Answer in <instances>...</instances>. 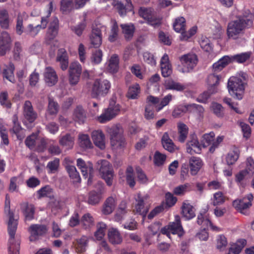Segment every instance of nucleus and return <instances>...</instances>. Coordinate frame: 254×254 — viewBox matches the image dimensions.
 <instances>
[{
    "instance_id": "nucleus-1",
    "label": "nucleus",
    "mask_w": 254,
    "mask_h": 254,
    "mask_svg": "<svg viewBox=\"0 0 254 254\" xmlns=\"http://www.w3.org/2000/svg\"><path fill=\"white\" fill-rule=\"evenodd\" d=\"M10 200L8 194L5 196L4 212L7 219V231L9 236L8 241V254H19L20 241L18 238H15L17 230L18 218L14 216V213L10 210Z\"/></svg>"
},
{
    "instance_id": "nucleus-2",
    "label": "nucleus",
    "mask_w": 254,
    "mask_h": 254,
    "mask_svg": "<svg viewBox=\"0 0 254 254\" xmlns=\"http://www.w3.org/2000/svg\"><path fill=\"white\" fill-rule=\"evenodd\" d=\"M254 14L251 13L229 22L227 28V35L229 39L236 40L244 33L245 30L252 26Z\"/></svg>"
},
{
    "instance_id": "nucleus-3",
    "label": "nucleus",
    "mask_w": 254,
    "mask_h": 254,
    "mask_svg": "<svg viewBox=\"0 0 254 254\" xmlns=\"http://www.w3.org/2000/svg\"><path fill=\"white\" fill-rule=\"evenodd\" d=\"M229 94L234 98L241 100L245 90V83L242 79L236 76L231 77L228 82Z\"/></svg>"
},
{
    "instance_id": "nucleus-4",
    "label": "nucleus",
    "mask_w": 254,
    "mask_h": 254,
    "mask_svg": "<svg viewBox=\"0 0 254 254\" xmlns=\"http://www.w3.org/2000/svg\"><path fill=\"white\" fill-rule=\"evenodd\" d=\"M138 14L148 25L154 28L158 27L162 23V18L157 16L154 9L151 7H140Z\"/></svg>"
},
{
    "instance_id": "nucleus-5",
    "label": "nucleus",
    "mask_w": 254,
    "mask_h": 254,
    "mask_svg": "<svg viewBox=\"0 0 254 254\" xmlns=\"http://www.w3.org/2000/svg\"><path fill=\"white\" fill-rule=\"evenodd\" d=\"M111 86V83L107 79H96L92 87L91 96L98 98L106 96L109 93Z\"/></svg>"
},
{
    "instance_id": "nucleus-6",
    "label": "nucleus",
    "mask_w": 254,
    "mask_h": 254,
    "mask_svg": "<svg viewBox=\"0 0 254 254\" xmlns=\"http://www.w3.org/2000/svg\"><path fill=\"white\" fill-rule=\"evenodd\" d=\"M23 123L27 128H30L33 127V124L38 117L37 112L34 110L31 102L25 101L22 107Z\"/></svg>"
},
{
    "instance_id": "nucleus-7",
    "label": "nucleus",
    "mask_w": 254,
    "mask_h": 254,
    "mask_svg": "<svg viewBox=\"0 0 254 254\" xmlns=\"http://www.w3.org/2000/svg\"><path fill=\"white\" fill-rule=\"evenodd\" d=\"M181 65L178 70L182 73H188L191 71L197 63V57L195 54H188L180 58Z\"/></svg>"
},
{
    "instance_id": "nucleus-8",
    "label": "nucleus",
    "mask_w": 254,
    "mask_h": 254,
    "mask_svg": "<svg viewBox=\"0 0 254 254\" xmlns=\"http://www.w3.org/2000/svg\"><path fill=\"white\" fill-rule=\"evenodd\" d=\"M135 202L133 211L141 215L143 217L146 216L148 212L146 204L149 202V196L147 194H142L139 192L134 196Z\"/></svg>"
},
{
    "instance_id": "nucleus-9",
    "label": "nucleus",
    "mask_w": 254,
    "mask_h": 254,
    "mask_svg": "<svg viewBox=\"0 0 254 254\" xmlns=\"http://www.w3.org/2000/svg\"><path fill=\"white\" fill-rule=\"evenodd\" d=\"M120 111V105L114 101H112L110 102L109 107L98 117V120L101 123H105L116 117Z\"/></svg>"
},
{
    "instance_id": "nucleus-10",
    "label": "nucleus",
    "mask_w": 254,
    "mask_h": 254,
    "mask_svg": "<svg viewBox=\"0 0 254 254\" xmlns=\"http://www.w3.org/2000/svg\"><path fill=\"white\" fill-rule=\"evenodd\" d=\"M49 8L47 11V17H43L41 18V24L37 25L34 27L32 24H29L25 30V33L32 37H34L38 34L41 29H45L48 23L47 18L51 15V11L53 10V2L51 1L48 4Z\"/></svg>"
},
{
    "instance_id": "nucleus-11",
    "label": "nucleus",
    "mask_w": 254,
    "mask_h": 254,
    "mask_svg": "<svg viewBox=\"0 0 254 254\" xmlns=\"http://www.w3.org/2000/svg\"><path fill=\"white\" fill-rule=\"evenodd\" d=\"M49 230L48 227L44 224H32L28 229L30 234L29 240L34 242L45 235Z\"/></svg>"
},
{
    "instance_id": "nucleus-12",
    "label": "nucleus",
    "mask_w": 254,
    "mask_h": 254,
    "mask_svg": "<svg viewBox=\"0 0 254 254\" xmlns=\"http://www.w3.org/2000/svg\"><path fill=\"white\" fill-rule=\"evenodd\" d=\"M215 134L213 132L204 134L202 137V142L204 146H210L209 150L211 153L214 152L224 139L223 136H218L214 139Z\"/></svg>"
},
{
    "instance_id": "nucleus-13",
    "label": "nucleus",
    "mask_w": 254,
    "mask_h": 254,
    "mask_svg": "<svg viewBox=\"0 0 254 254\" xmlns=\"http://www.w3.org/2000/svg\"><path fill=\"white\" fill-rule=\"evenodd\" d=\"M98 163L101 165L99 171L102 177L108 186H111L114 177L113 170L111 165L108 161L105 160H101Z\"/></svg>"
},
{
    "instance_id": "nucleus-14",
    "label": "nucleus",
    "mask_w": 254,
    "mask_h": 254,
    "mask_svg": "<svg viewBox=\"0 0 254 254\" xmlns=\"http://www.w3.org/2000/svg\"><path fill=\"white\" fill-rule=\"evenodd\" d=\"M82 72L81 65L77 62L72 63L68 69V82L71 86H75L78 83Z\"/></svg>"
},
{
    "instance_id": "nucleus-15",
    "label": "nucleus",
    "mask_w": 254,
    "mask_h": 254,
    "mask_svg": "<svg viewBox=\"0 0 254 254\" xmlns=\"http://www.w3.org/2000/svg\"><path fill=\"white\" fill-rule=\"evenodd\" d=\"M253 195L252 193L248 194L246 197L239 200H235L233 202V205L241 213L247 214V209L252 205Z\"/></svg>"
},
{
    "instance_id": "nucleus-16",
    "label": "nucleus",
    "mask_w": 254,
    "mask_h": 254,
    "mask_svg": "<svg viewBox=\"0 0 254 254\" xmlns=\"http://www.w3.org/2000/svg\"><path fill=\"white\" fill-rule=\"evenodd\" d=\"M160 102L159 98L149 95L146 98L145 106L144 117L147 120H151L154 117V106Z\"/></svg>"
},
{
    "instance_id": "nucleus-17",
    "label": "nucleus",
    "mask_w": 254,
    "mask_h": 254,
    "mask_svg": "<svg viewBox=\"0 0 254 254\" xmlns=\"http://www.w3.org/2000/svg\"><path fill=\"white\" fill-rule=\"evenodd\" d=\"M77 166L85 178H87L89 176L88 184H90L94 172L92 164L90 162H85L83 159L78 158L77 160Z\"/></svg>"
},
{
    "instance_id": "nucleus-18",
    "label": "nucleus",
    "mask_w": 254,
    "mask_h": 254,
    "mask_svg": "<svg viewBox=\"0 0 254 254\" xmlns=\"http://www.w3.org/2000/svg\"><path fill=\"white\" fill-rule=\"evenodd\" d=\"M101 28H104V27L99 25V26H96L93 27L90 36V40L91 44L94 48L99 47L102 44Z\"/></svg>"
},
{
    "instance_id": "nucleus-19",
    "label": "nucleus",
    "mask_w": 254,
    "mask_h": 254,
    "mask_svg": "<svg viewBox=\"0 0 254 254\" xmlns=\"http://www.w3.org/2000/svg\"><path fill=\"white\" fill-rule=\"evenodd\" d=\"M11 38L8 33L3 31L0 33V55H4L11 48Z\"/></svg>"
},
{
    "instance_id": "nucleus-20",
    "label": "nucleus",
    "mask_w": 254,
    "mask_h": 254,
    "mask_svg": "<svg viewBox=\"0 0 254 254\" xmlns=\"http://www.w3.org/2000/svg\"><path fill=\"white\" fill-rule=\"evenodd\" d=\"M201 147L195 135L190 136V139L187 143V151L188 153L192 154L193 153L199 154L200 153Z\"/></svg>"
},
{
    "instance_id": "nucleus-21",
    "label": "nucleus",
    "mask_w": 254,
    "mask_h": 254,
    "mask_svg": "<svg viewBox=\"0 0 254 254\" xmlns=\"http://www.w3.org/2000/svg\"><path fill=\"white\" fill-rule=\"evenodd\" d=\"M169 229L173 234H177L179 237L184 235L185 231L181 224L180 216L177 215L175 216L174 221L169 224Z\"/></svg>"
},
{
    "instance_id": "nucleus-22",
    "label": "nucleus",
    "mask_w": 254,
    "mask_h": 254,
    "mask_svg": "<svg viewBox=\"0 0 254 254\" xmlns=\"http://www.w3.org/2000/svg\"><path fill=\"white\" fill-rule=\"evenodd\" d=\"M130 211L128 208L127 202L123 200L118 205L116 214H115V220L120 222L124 219L125 216Z\"/></svg>"
},
{
    "instance_id": "nucleus-23",
    "label": "nucleus",
    "mask_w": 254,
    "mask_h": 254,
    "mask_svg": "<svg viewBox=\"0 0 254 254\" xmlns=\"http://www.w3.org/2000/svg\"><path fill=\"white\" fill-rule=\"evenodd\" d=\"M160 67L163 76L168 77L172 74V65L170 63L168 55L165 54L162 57L160 61Z\"/></svg>"
},
{
    "instance_id": "nucleus-24",
    "label": "nucleus",
    "mask_w": 254,
    "mask_h": 254,
    "mask_svg": "<svg viewBox=\"0 0 254 254\" xmlns=\"http://www.w3.org/2000/svg\"><path fill=\"white\" fill-rule=\"evenodd\" d=\"M117 200L116 196H111L108 197L103 205L102 213L105 215L111 214L116 207Z\"/></svg>"
},
{
    "instance_id": "nucleus-25",
    "label": "nucleus",
    "mask_w": 254,
    "mask_h": 254,
    "mask_svg": "<svg viewBox=\"0 0 254 254\" xmlns=\"http://www.w3.org/2000/svg\"><path fill=\"white\" fill-rule=\"evenodd\" d=\"M56 61L60 64L61 68L65 70L68 66V57L65 50L64 48L60 49L57 53Z\"/></svg>"
},
{
    "instance_id": "nucleus-26",
    "label": "nucleus",
    "mask_w": 254,
    "mask_h": 254,
    "mask_svg": "<svg viewBox=\"0 0 254 254\" xmlns=\"http://www.w3.org/2000/svg\"><path fill=\"white\" fill-rule=\"evenodd\" d=\"M92 139L94 144L100 148L104 149L105 148V138L103 132L100 130H94L91 134Z\"/></svg>"
},
{
    "instance_id": "nucleus-27",
    "label": "nucleus",
    "mask_w": 254,
    "mask_h": 254,
    "mask_svg": "<svg viewBox=\"0 0 254 254\" xmlns=\"http://www.w3.org/2000/svg\"><path fill=\"white\" fill-rule=\"evenodd\" d=\"M44 77L45 82L50 86L55 85L58 80V77L55 70L50 66L45 68Z\"/></svg>"
},
{
    "instance_id": "nucleus-28",
    "label": "nucleus",
    "mask_w": 254,
    "mask_h": 254,
    "mask_svg": "<svg viewBox=\"0 0 254 254\" xmlns=\"http://www.w3.org/2000/svg\"><path fill=\"white\" fill-rule=\"evenodd\" d=\"M202 166L203 162L199 157L192 156L189 159L190 172L192 175L197 174Z\"/></svg>"
},
{
    "instance_id": "nucleus-29",
    "label": "nucleus",
    "mask_w": 254,
    "mask_h": 254,
    "mask_svg": "<svg viewBox=\"0 0 254 254\" xmlns=\"http://www.w3.org/2000/svg\"><path fill=\"white\" fill-rule=\"evenodd\" d=\"M59 143L66 149H71L74 144V136L71 133L62 135L59 138Z\"/></svg>"
},
{
    "instance_id": "nucleus-30",
    "label": "nucleus",
    "mask_w": 254,
    "mask_h": 254,
    "mask_svg": "<svg viewBox=\"0 0 254 254\" xmlns=\"http://www.w3.org/2000/svg\"><path fill=\"white\" fill-rule=\"evenodd\" d=\"M108 237L109 242L113 245L120 244L123 238L119 230L114 228H111L109 229Z\"/></svg>"
},
{
    "instance_id": "nucleus-31",
    "label": "nucleus",
    "mask_w": 254,
    "mask_h": 254,
    "mask_svg": "<svg viewBox=\"0 0 254 254\" xmlns=\"http://www.w3.org/2000/svg\"><path fill=\"white\" fill-rule=\"evenodd\" d=\"M59 31V20L57 17L53 18L52 21L50 23L47 37L49 40L54 39L58 35Z\"/></svg>"
},
{
    "instance_id": "nucleus-32",
    "label": "nucleus",
    "mask_w": 254,
    "mask_h": 254,
    "mask_svg": "<svg viewBox=\"0 0 254 254\" xmlns=\"http://www.w3.org/2000/svg\"><path fill=\"white\" fill-rule=\"evenodd\" d=\"M181 208L182 214L186 220H190L195 216L194 208L189 202H184Z\"/></svg>"
},
{
    "instance_id": "nucleus-33",
    "label": "nucleus",
    "mask_w": 254,
    "mask_h": 254,
    "mask_svg": "<svg viewBox=\"0 0 254 254\" xmlns=\"http://www.w3.org/2000/svg\"><path fill=\"white\" fill-rule=\"evenodd\" d=\"M126 1L125 5L121 1H115L113 5L118 10V12L121 16H124L126 14L127 9L131 10L132 8V4L131 0H125Z\"/></svg>"
},
{
    "instance_id": "nucleus-34",
    "label": "nucleus",
    "mask_w": 254,
    "mask_h": 254,
    "mask_svg": "<svg viewBox=\"0 0 254 254\" xmlns=\"http://www.w3.org/2000/svg\"><path fill=\"white\" fill-rule=\"evenodd\" d=\"M66 169L73 183L78 187L79 184L81 183V178L75 167L72 165H67Z\"/></svg>"
},
{
    "instance_id": "nucleus-35",
    "label": "nucleus",
    "mask_w": 254,
    "mask_h": 254,
    "mask_svg": "<svg viewBox=\"0 0 254 254\" xmlns=\"http://www.w3.org/2000/svg\"><path fill=\"white\" fill-rule=\"evenodd\" d=\"M21 208L26 220H31L34 218L35 208L33 205L24 202L21 204Z\"/></svg>"
},
{
    "instance_id": "nucleus-36",
    "label": "nucleus",
    "mask_w": 254,
    "mask_h": 254,
    "mask_svg": "<svg viewBox=\"0 0 254 254\" xmlns=\"http://www.w3.org/2000/svg\"><path fill=\"white\" fill-rule=\"evenodd\" d=\"M86 118V113L81 106H77L74 110L73 119L79 124H83Z\"/></svg>"
},
{
    "instance_id": "nucleus-37",
    "label": "nucleus",
    "mask_w": 254,
    "mask_h": 254,
    "mask_svg": "<svg viewBox=\"0 0 254 254\" xmlns=\"http://www.w3.org/2000/svg\"><path fill=\"white\" fill-rule=\"evenodd\" d=\"M161 141L164 148L170 152H174L177 148L167 132H165L163 134Z\"/></svg>"
},
{
    "instance_id": "nucleus-38",
    "label": "nucleus",
    "mask_w": 254,
    "mask_h": 254,
    "mask_svg": "<svg viewBox=\"0 0 254 254\" xmlns=\"http://www.w3.org/2000/svg\"><path fill=\"white\" fill-rule=\"evenodd\" d=\"M119 58L117 55H113L109 60L107 69L111 73H116L119 69Z\"/></svg>"
},
{
    "instance_id": "nucleus-39",
    "label": "nucleus",
    "mask_w": 254,
    "mask_h": 254,
    "mask_svg": "<svg viewBox=\"0 0 254 254\" xmlns=\"http://www.w3.org/2000/svg\"><path fill=\"white\" fill-rule=\"evenodd\" d=\"M164 86L167 89L174 90L178 91H183L186 88L184 85L170 79L165 81Z\"/></svg>"
},
{
    "instance_id": "nucleus-40",
    "label": "nucleus",
    "mask_w": 254,
    "mask_h": 254,
    "mask_svg": "<svg viewBox=\"0 0 254 254\" xmlns=\"http://www.w3.org/2000/svg\"><path fill=\"white\" fill-rule=\"evenodd\" d=\"M14 64L10 63L6 66L3 72V77L12 83L15 82L14 76Z\"/></svg>"
},
{
    "instance_id": "nucleus-41",
    "label": "nucleus",
    "mask_w": 254,
    "mask_h": 254,
    "mask_svg": "<svg viewBox=\"0 0 254 254\" xmlns=\"http://www.w3.org/2000/svg\"><path fill=\"white\" fill-rule=\"evenodd\" d=\"M9 18L8 11L5 9H0V27L7 29L9 27Z\"/></svg>"
},
{
    "instance_id": "nucleus-42",
    "label": "nucleus",
    "mask_w": 254,
    "mask_h": 254,
    "mask_svg": "<svg viewBox=\"0 0 254 254\" xmlns=\"http://www.w3.org/2000/svg\"><path fill=\"white\" fill-rule=\"evenodd\" d=\"M179 137L178 140L181 142H184L186 140L189 131V128L184 123H179L178 125Z\"/></svg>"
},
{
    "instance_id": "nucleus-43",
    "label": "nucleus",
    "mask_w": 254,
    "mask_h": 254,
    "mask_svg": "<svg viewBox=\"0 0 254 254\" xmlns=\"http://www.w3.org/2000/svg\"><path fill=\"white\" fill-rule=\"evenodd\" d=\"M121 27L125 38L127 40L130 39L132 37L134 31L133 25L132 24H122Z\"/></svg>"
},
{
    "instance_id": "nucleus-44",
    "label": "nucleus",
    "mask_w": 254,
    "mask_h": 254,
    "mask_svg": "<svg viewBox=\"0 0 254 254\" xmlns=\"http://www.w3.org/2000/svg\"><path fill=\"white\" fill-rule=\"evenodd\" d=\"M80 223L85 229H87L94 226V219L90 214L86 213L81 217Z\"/></svg>"
},
{
    "instance_id": "nucleus-45",
    "label": "nucleus",
    "mask_w": 254,
    "mask_h": 254,
    "mask_svg": "<svg viewBox=\"0 0 254 254\" xmlns=\"http://www.w3.org/2000/svg\"><path fill=\"white\" fill-rule=\"evenodd\" d=\"M78 140L79 144L82 148H90L92 146V143L87 134L79 133Z\"/></svg>"
},
{
    "instance_id": "nucleus-46",
    "label": "nucleus",
    "mask_w": 254,
    "mask_h": 254,
    "mask_svg": "<svg viewBox=\"0 0 254 254\" xmlns=\"http://www.w3.org/2000/svg\"><path fill=\"white\" fill-rule=\"evenodd\" d=\"M197 219V223L198 224L203 225V226H206L207 227L209 226L213 230H216L217 231H220V229L214 226L209 219L205 217L202 214L200 213L198 214Z\"/></svg>"
},
{
    "instance_id": "nucleus-47",
    "label": "nucleus",
    "mask_w": 254,
    "mask_h": 254,
    "mask_svg": "<svg viewBox=\"0 0 254 254\" xmlns=\"http://www.w3.org/2000/svg\"><path fill=\"white\" fill-rule=\"evenodd\" d=\"M48 102L47 109L48 113L51 115H56L59 109V106L58 103L51 97H49Z\"/></svg>"
},
{
    "instance_id": "nucleus-48",
    "label": "nucleus",
    "mask_w": 254,
    "mask_h": 254,
    "mask_svg": "<svg viewBox=\"0 0 254 254\" xmlns=\"http://www.w3.org/2000/svg\"><path fill=\"white\" fill-rule=\"evenodd\" d=\"M220 80V76L216 73L210 74L207 77V84L209 90L216 89L215 86L218 83Z\"/></svg>"
},
{
    "instance_id": "nucleus-49",
    "label": "nucleus",
    "mask_w": 254,
    "mask_h": 254,
    "mask_svg": "<svg viewBox=\"0 0 254 254\" xmlns=\"http://www.w3.org/2000/svg\"><path fill=\"white\" fill-rule=\"evenodd\" d=\"M13 126L12 128L11 129L14 134L17 136V137L19 139H22L23 138V135H21L20 132L22 131V127L18 122L17 116L15 115L13 117Z\"/></svg>"
},
{
    "instance_id": "nucleus-50",
    "label": "nucleus",
    "mask_w": 254,
    "mask_h": 254,
    "mask_svg": "<svg viewBox=\"0 0 254 254\" xmlns=\"http://www.w3.org/2000/svg\"><path fill=\"white\" fill-rule=\"evenodd\" d=\"M108 132L110 135V138L123 137V130L120 126H114L108 129Z\"/></svg>"
},
{
    "instance_id": "nucleus-51",
    "label": "nucleus",
    "mask_w": 254,
    "mask_h": 254,
    "mask_svg": "<svg viewBox=\"0 0 254 254\" xmlns=\"http://www.w3.org/2000/svg\"><path fill=\"white\" fill-rule=\"evenodd\" d=\"M111 144L114 149H119L125 146V138L123 137L110 138Z\"/></svg>"
},
{
    "instance_id": "nucleus-52",
    "label": "nucleus",
    "mask_w": 254,
    "mask_h": 254,
    "mask_svg": "<svg viewBox=\"0 0 254 254\" xmlns=\"http://www.w3.org/2000/svg\"><path fill=\"white\" fill-rule=\"evenodd\" d=\"M27 15L25 13H19L17 18L16 25V33L20 35L23 32V21L25 19Z\"/></svg>"
},
{
    "instance_id": "nucleus-53",
    "label": "nucleus",
    "mask_w": 254,
    "mask_h": 254,
    "mask_svg": "<svg viewBox=\"0 0 254 254\" xmlns=\"http://www.w3.org/2000/svg\"><path fill=\"white\" fill-rule=\"evenodd\" d=\"M210 109L217 117L219 118L223 117L224 114V108L221 104L216 102H212Z\"/></svg>"
},
{
    "instance_id": "nucleus-54",
    "label": "nucleus",
    "mask_w": 254,
    "mask_h": 254,
    "mask_svg": "<svg viewBox=\"0 0 254 254\" xmlns=\"http://www.w3.org/2000/svg\"><path fill=\"white\" fill-rule=\"evenodd\" d=\"M186 26V20L183 17H178L176 19L173 27L177 32H181L185 30Z\"/></svg>"
},
{
    "instance_id": "nucleus-55",
    "label": "nucleus",
    "mask_w": 254,
    "mask_h": 254,
    "mask_svg": "<svg viewBox=\"0 0 254 254\" xmlns=\"http://www.w3.org/2000/svg\"><path fill=\"white\" fill-rule=\"evenodd\" d=\"M97 228L94 236L97 240H101L105 235L106 225L103 222H99L97 225Z\"/></svg>"
},
{
    "instance_id": "nucleus-56",
    "label": "nucleus",
    "mask_w": 254,
    "mask_h": 254,
    "mask_svg": "<svg viewBox=\"0 0 254 254\" xmlns=\"http://www.w3.org/2000/svg\"><path fill=\"white\" fill-rule=\"evenodd\" d=\"M140 86L138 84H135L129 87L127 92V97L130 99L137 98L140 93Z\"/></svg>"
},
{
    "instance_id": "nucleus-57",
    "label": "nucleus",
    "mask_w": 254,
    "mask_h": 254,
    "mask_svg": "<svg viewBox=\"0 0 254 254\" xmlns=\"http://www.w3.org/2000/svg\"><path fill=\"white\" fill-rule=\"evenodd\" d=\"M173 99V96L169 94L165 96L161 101L159 104H157L155 106L156 111L159 112L164 107L168 105L169 103L172 101Z\"/></svg>"
},
{
    "instance_id": "nucleus-58",
    "label": "nucleus",
    "mask_w": 254,
    "mask_h": 254,
    "mask_svg": "<svg viewBox=\"0 0 254 254\" xmlns=\"http://www.w3.org/2000/svg\"><path fill=\"white\" fill-rule=\"evenodd\" d=\"M226 200V197L221 191H218L213 194L212 204L213 205H219L223 204Z\"/></svg>"
},
{
    "instance_id": "nucleus-59",
    "label": "nucleus",
    "mask_w": 254,
    "mask_h": 254,
    "mask_svg": "<svg viewBox=\"0 0 254 254\" xmlns=\"http://www.w3.org/2000/svg\"><path fill=\"white\" fill-rule=\"evenodd\" d=\"M60 160L58 158L48 162L46 167L48 173L51 174L56 173L58 170Z\"/></svg>"
},
{
    "instance_id": "nucleus-60",
    "label": "nucleus",
    "mask_w": 254,
    "mask_h": 254,
    "mask_svg": "<svg viewBox=\"0 0 254 254\" xmlns=\"http://www.w3.org/2000/svg\"><path fill=\"white\" fill-rule=\"evenodd\" d=\"M251 53L249 52L241 53L234 55L231 57V61H235L239 63H243L249 59Z\"/></svg>"
},
{
    "instance_id": "nucleus-61",
    "label": "nucleus",
    "mask_w": 254,
    "mask_h": 254,
    "mask_svg": "<svg viewBox=\"0 0 254 254\" xmlns=\"http://www.w3.org/2000/svg\"><path fill=\"white\" fill-rule=\"evenodd\" d=\"M53 193V189L49 186L42 188L37 191L39 198L43 197H51Z\"/></svg>"
},
{
    "instance_id": "nucleus-62",
    "label": "nucleus",
    "mask_w": 254,
    "mask_h": 254,
    "mask_svg": "<svg viewBox=\"0 0 254 254\" xmlns=\"http://www.w3.org/2000/svg\"><path fill=\"white\" fill-rule=\"evenodd\" d=\"M166 159V156L159 151H156L154 155V163L155 165L160 166L162 165Z\"/></svg>"
},
{
    "instance_id": "nucleus-63",
    "label": "nucleus",
    "mask_w": 254,
    "mask_h": 254,
    "mask_svg": "<svg viewBox=\"0 0 254 254\" xmlns=\"http://www.w3.org/2000/svg\"><path fill=\"white\" fill-rule=\"evenodd\" d=\"M103 54L101 50L98 49L95 51L92 55L91 61L94 64H100L102 60Z\"/></svg>"
},
{
    "instance_id": "nucleus-64",
    "label": "nucleus",
    "mask_w": 254,
    "mask_h": 254,
    "mask_svg": "<svg viewBox=\"0 0 254 254\" xmlns=\"http://www.w3.org/2000/svg\"><path fill=\"white\" fill-rule=\"evenodd\" d=\"M239 158V153L237 150L230 152L226 156V162L228 165L234 164Z\"/></svg>"
}]
</instances>
